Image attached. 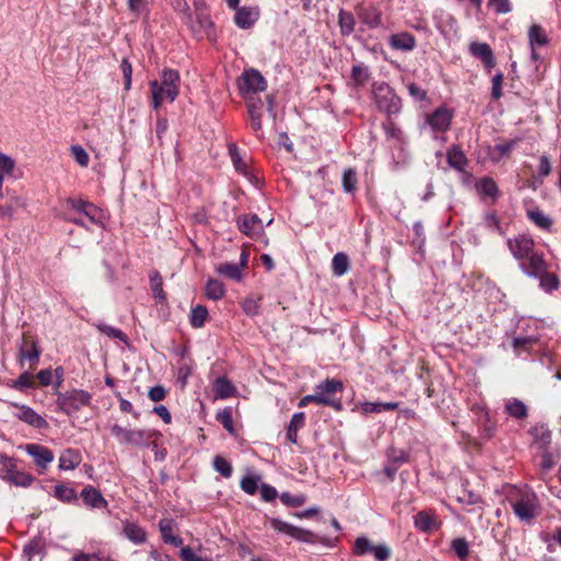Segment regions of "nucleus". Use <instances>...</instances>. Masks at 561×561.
<instances>
[{
	"mask_svg": "<svg viewBox=\"0 0 561 561\" xmlns=\"http://www.w3.org/2000/svg\"><path fill=\"white\" fill-rule=\"evenodd\" d=\"M520 271L528 277L539 279V287L546 293H551L559 288V278L549 271V265L543 256H535L530 263H523Z\"/></svg>",
	"mask_w": 561,
	"mask_h": 561,
	"instance_id": "nucleus-2",
	"label": "nucleus"
},
{
	"mask_svg": "<svg viewBox=\"0 0 561 561\" xmlns=\"http://www.w3.org/2000/svg\"><path fill=\"white\" fill-rule=\"evenodd\" d=\"M23 175L22 170L15 167L14 161L2 153V181L8 179H20Z\"/></svg>",
	"mask_w": 561,
	"mask_h": 561,
	"instance_id": "nucleus-36",
	"label": "nucleus"
},
{
	"mask_svg": "<svg viewBox=\"0 0 561 561\" xmlns=\"http://www.w3.org/2000/svg\"><path fill=\"white\" fill-rule=\"evenodd\" d=\"M358 16L360 21L369 28H375L381 23V13L375 7H364L359 10Z\"/></svg>",
	"mask_w": 561,
	"mask_h": 561,
	"instance_id": "nucleus-27",
	"label": "nucleus"
},
{
	"mask_svg": "<svg viewBox=\"0 0 561 561\" xmlns=\"http://www.w3.org/2000/svg\"><path fill=\"white\" fill-rule=\"evenodd\" d=\"M5 404L11 409V415L22 423L37 430L48 428V422L33 408L13 401H5Z\"/></svg>",
	"mask_w": 561,
	"mask_h": 561,
	"instance_id": "nucleus-8",
	"label": "nucleus"
},
{
	"mask_svg": "<svg viewBox=\"0 0 561 561\" xmlns=\"http://www.w3.org/2000/svg\"><path fill=\"white\" fill-rule=\"evenodd\" d=\"M54 496L61 502L70 503L77 500V492L69 485L57 484L54 490Z\"/></svg>",
	"mask_w": 561,
	"mask_h": 561,
	"instance_id": "nucleus-41",
	"label": "nucleus"
},
{
	"mask_svg": "<svg viewBox=\"0 0 561 561\" xmlns=\"http://www.w3.org/2000/svg\"><path fill=\"white\" fill-rule=\"evenodd\" d=\"M489 5L497 14H505L512 11V5L508 0H489Z\"/></svg>",
	"mask_w": 561,
	"mask_h": 561,
	"instance_id": "nucleus-62",
	"label": "nucleus"
},
{
	"mask_svg": "<svg viewBox=\"0 0 561 561\" xmlns=\"http://www.w3.org/2000/svg\"><path fill=\"white\" fill-rule=\"evenodd\" d=\"M397 402H364L360 404L363 413H380L382 411H392L398 408Z\"/></svg>",
	"mask_w": 561,
	"mask_h": 561,
	"instance_id": "nucleus-34",
	"label": "nucleus"
},
{
	"mask_svg": "<svg viewBox=\"0 0 561 561\" xmlns=\"http://www.w3.org/2000/svg\"><path fill=\"white\" fill-rule=\"evenodd\" d=\"M3 478L14 485L24 488L31 485L32 482L34 481L33 476L22 471H14L10 469H8V472Z\"/></svg>",
	"mask_w": 561,
	"mask_h": 561,
	"instance_id": "nucleus-33",
	"label": "nucleus"
},
{
	"mask_svg": "<svg viewBox=\"0 0 561 561\" xmlns=\"http://www.w3.org/2000/svg\"><path fill=\"white\" fill-rule=\"evenodd\" d=\"M123 535L135 545H141L147 540V533L138 523L125 520L123 523Z\"/></svg>",
	"mask_w": 561,
	"mask_h": 561,
	"instance_id": "nucleus-20",
	"label": "nucleus"
},
{
	"mask_svg": "<svg viewBox=\"0 0 561 561\" xmlns=\"http://www.w3.org/2000/svg\"><path fill=\"white\" fill-rule=\"evenodd\" d=\"M216 272L229 279L240 282L242 279L241 265L237 263H224L216 267Z\"/></svg>",
	"mask_w": 561,
	"mask_h": 561,
	"instance_id": "nucleus-31",
	"label": "nucleus"
},
{
	"mask_svg": "<svg viewBox=\"0 0 561 561\" xmlns=\"http://www.w3.org/2000/svg\"><path fill=\"white\" fill-rule=\"evenodd\" d=\"M84 504L91 508H105L108 503L95 488L88 485L81 491Z\"/></svg>",
	"mask_w": 561,
	"mask_h": 561,
	"instance_id": "nucleus-22",
	"label": "nucleus"
},
{
	"mask_svg": "<svg viewBox=\"0 0 561 561\" xmlns=\"http://www.w3.org/2000/svg\"><path fill=\"white\" fill-rule=\"evenodd\" d=\"M343 383L340 380L327 379L316 387V391L312 394L320 399H316V403L332 407L335 410H341L342 404L339 400H334L331 396L337 391H342Z\"/></svg>",
	"mask_w": 561,
	"mask_h": 561,
	"instance_id": "nucleus-11",
	"label": "nucleus"
},
{
	"mask_svg": "<svg viewBox=\"0 0 561 561\" xmlns=\"http://www.w3.org/2000/svg\"><path fill=\"white\" fill-rule=\"evenodd\" d=\"M214 469L222 477L229 478L232 474V466L221 456H216L213 461Z\"/></svg>",
	"mask_w": 561,
	"mask_h": 561,
	"instance_id": "nucleus-49",
	"label": "nucleus"
},
{
	"mask_svg": "<svg viewBox=\"0 0 561 561\" xmlns=\"http://www.w3.org/2000/svg\"><path fill=\"white\" fill-rule=\"evenodd\" d=\"M216 419L229 433H233L232 412L229 408L219 411Z\"/></svg>",
	"mask_w": 561,
	"mask_h": 561,
	"instance_id": "nucleus-55",
	"label": "nucleus"
},
{
	"mask_svg": "<svg viewBox=\"0 0 561 561\" xmlns=\"http://www.w3.org/2000/svg\"><path fill=\"white\" fill-rule=\"evenodd\" d=\"M214 390L217 398L227 399L234 392L233 385L225 377H219L214 382Z\"/></svg>",
	"mask_w": 561,
	"mask_h": 561,
	"instance_id": "nucleus-35",
	"label": "nucleus"
},
{
	"mask_svg": "<svg viewBox=\"0 0 561 561\" xmlns=\"http://www.w3.org/2000/svg\"><path fill=\"white\" fill-rule=\"evenodd\" d=\"M180 557L182 561H209L207 558L196 554L190 547L182 548Z\"/></svg>",
	"mask_w": 561,
	"mask_h": 561,
	"instance_id": "nucleus-64",
	"label": "nucleus"
},
{
	"mask_svg": "<svg viewBox=\"0 0 561 561\" xmlns=\"http://www.w3.org/2000/svg\"><path fill=\"white\" fill-rule=\"evenodd\" d=\"M528 39L531 48V58L537 60L539 58L536 53V48L546 46L549 42L546 31L538 24H534L529 27Z\"/></svg>",
	"mask_w": 561,
	"mask_h": 561,
	"instance_id": "nucleus-19",
	"label": "nucleus"
},
{
	"mask_svg": "<svg viewBox=\"0 0 561 561\" xmlns=\"http://www.w3.org/2000/svg\"><path fill=\"white\" fill-rule=\"evenodd\" d=\"M205 293L208 299L219 300L226 294L224 284L217 279H209L206 284Z\"/></svg>",
	"mask_w": 561,
	"mask_h": 561,
	"instance_id": "nucleus-39",
	"label": "nucleus"
},
{
	"mask_svg": "<svg viewBox=\"0 0 561 561\" xmlns=\"http://www.w3.org/2000/svg\"><path fill=\"white\" fill-rule=\"evenodd\" d=\"M454 112L447 107H438L433 113L426 115V123L433 131L444 133L449 129Z\"/></svg>",
	"mask_w": 561,
	"mask_h": 561,
	"instance_id": "nucleus-13",
	"label": "nucleus"
},
{
	"mask_svg": "<svg viewBox=\"0 0 561 561\" xmlns=\"http://www.w3.org/2000/svg\"><path fill=\"white\" fill-rule=\"evenodd\" d=\"M478 190L480 193L486 196H495L497 192V185L492 179L484 178L479 182Z\"/></svg>",
	"mask_w": 561,
	"mask_h": 561,
	"instance_id": "nucleus-57",
	"label": "nucleus"
},
{
	"mask_svg": "<svg viewBox=\"0 0 561 561\" xmlns=\"http://www.w3.org/2000/svg\"><path fill=\"white\" fill-rule=\"evenodd\" d=\"M160 531L164 542L173 545L174 547H180L183 543L182 538L173 535V520L172 519H162L159 524Z\"/></svg>",
	"mask_w": 561,
	"mask_h": 561,
	"instance_id": "nucleus-28",
	"label": "nucleus"
},
{
	"mask_svg": "<svg viewBox=\"0 0 561 561\" xmlns=\"http://www.w3.org/2000/svg\"><path fill=\"white\" fill-rule=\"evenodd\" d=\"M128 9L136 15L145 13L148 9V0H127Z\"/></svg>",
	"mask_w": 561,
	"mask_h": 561,
	"instance_id": "nucleus-61",
	"label": "nucleus"
},
{
	"mask_svg": "<svg viewBox=\"0 0 561 561\" xmlns=\"http://www.w3.org/2000/svg\"><path fill=\"white\" fill-rule=\"evenodd\" d=\"M504 76L499 72L492 78V96L497 100L502 96V84H503Z\"/></svg>",
	"mask_w": 561,
	"mask_h": 561,
	"instance_id": "nucleus-63",
	"label": "nucleus"
},
{
	"mask_svg": "<svg viewBox=\"0 0 561 561\" xmlns=\"http://www.w3.org/2000/svg\"><path fill=\"white\" fill-rule=\"evenodd\" d=\"M81 215L84 216L88 224L92 225H102L104 218L103 211L92 203L84 208Z\"/></svg>",
	"mask_w": 561,
	"mask_h": 561,
	"instance_id": "nucleus-44",
	"label": "nucleus"
},
{
	"mask_svg": "<svg viewBox=\"0 0 561 561\" xmlns=\"http://www.w3.org/2000/svg\"><path fill=\"white\" fill-rule=\"evenodd\" d=\"M111 433L116 437L119 444L133 446H146L153 434L147 430H129L121 425L111 426Z\"/></svg>",
	"mask_w": 561,
	"mask_h": 561,
	"instance_id": "nucleus-9",
	"label": "nucleus"
},
{
	"mask_svg": "<svg viewBox=\"0 0 561 561\" xmlns=\"http://www.w3.org/2000/svg\"><path fill=\"white\" fill-rule=\"evenodd\" d=\"M356 556L373 554L376 561H387L391 556V550L386 543L374 545L367 537H358L353 547Z\"/></svg>",
	"mask_w": 561,
	"mask_h": 561,
	"instance_id": "nucleus-10",
	"label": "nucleus"
},
{
	"mask_svg": "<svg viewBox=\"0 0 561 561\" xmlns=\"http://www.w3.org/2000/svg\"><path fill=\"white\" fill-rule=\"evenodd\" d=\"M414 526L423 533H430L438 527V522L434 515L423 511L414 516Z\"/></svg>",
	"mask_w": 561,
	"mask_h": 561,
	"instance_id": "nucleus-25",
	"label": "nucleus"
},
{
	"mask_svg": "<svg viewBox=\"0 0 561 561\" xmlns=\"http://www.w3.org/2000/svg\"><path fill=\"white\" fill-rule=\"evenodd\" d=\"M457 501L465 505H477L481 503V497L474 492L463 489L457 495Z\"/></svg>",
	"mask_w": 561,
	"mask_h": 561,
	"instance_id": "nucleus-56",
	"label": "nucleus"
},
{
	"mask_svg": "<svg viewBox=\"0 0 561 561\" xmlns=\"http://www.w3.org/2000/svg\"><path fill=\"white\" fill-rule=\"evenodd\" d=\"M150 286L154 298L160 301H164L165 294L162 288V277L158 272H152L150 274Z\"/></svg>",
	"mask_w": 561,
	"mask_h": 561,
	"instance_id": "nucleus-46",
	"label": "nucleus"
},
{
	"mask_svg": "<svg viewBox=\"0 0 561 561\" xmlns=\"http://www.w3.org/2000/svg\"><path fill=\"white\" fill-rule=\"evenodd\" d=\"M270 523L274 530L289 536L298 541L314 543L319 539V537L312 531L297 527L282 519L272 518Z\"/></svg>",
	"mask_w": 561,
	"mask_h": 561,
	"instance_id": "nucleus-12",
	"label": "nucleus"
},
{
	"mask_svg": "<svg viewBox=\"0 0 561 561\" xmlns=\"http://www.w3.org/2000/svg\"><path fill=\"white\" fill-rule=\"evenodd\" d=\"M237 225L239 230L249 237L261 236L264 230L262 220L254 214L238 217Z\"/></svg>",
	"mask_w": 561,
	"mask_h": 561,
	"instance_id": "nucleus-16",
	"label": "nucleus"
},
{
	"mask_svg": "<svg viewBox=\"0 0 561 561\" xmlns=\"http://www.w3.org/2000/svg\"><path fill=\"white\" fill-rule=\"evenodd\" d=\"M98 329L100 332H102L103 334H105L110 337L117 339L123 342L127 341L126 334L117 328L101 323V324H98Z\"/></svg>",
	"mask_w": 561,
	"mask_h": 561,
	"instance_id": "nucleus-54",
	"label": "nucleus"
},
{
	"mask_svg": "<svg viewBox=\"0 0 561 561\" xmlns=\"http://www.w3.org/2000/svg\"><path fill=\"white\" fill-rule=\"evenodd\" d=\"M389 44L396 50L411 51L416 46V39L409 32H400L390 36Z\"/></svg>",
	"mask_w": 561,
	"mask_h": 561,
	"instance_id": "nucleus-21",
	"label": "nucleus"
},
{
	"mask_svg": "<svg viewBox=\"0 0 561 561\" xmlns=\"http://www.w3.org/2000/svg\"><path fill=\"white\" fill-rule=\"evenodd\" d=\"M237 87L244 101L255 100L254 95L266 89L267 83L262 73L254 69H244L237 80Z\"/></svg>",
	"mask_w": 561,
	"mask_h": 561,
	"instance_id": "nucleus-3",
	"label": "nucleus"
},
{
	"mask_svg": "<svg viewBox=\"0 0 561 561\" xmlns=\"http://www.w3.org/2000/svg\"><path fill=\"white\" fill-rule=\"evenodd\" d=\"M260 16V11L254 7H240L236 9L233 21L240 28L248 30L252 27Z\"/></svg>",
	"mask_w": 561,
	"mask_h": 561,
	"instance_id": "nucleus-18",
	"label": "nucleus"
},
{
	"mask_svg": "<svg viewBox=\"0 0 561 561\" xmlns=\"http://www.w3.org/2000/svg\"><path fill=\"white\" fill-rule=\"evenodd\" d=\"M305 425V413L297 412L291 416V420L286 428V439L291 444L298 442V431Z\"/></svg>",
	"mask_w": 561,
	"mask_h": 561,
	"instance_id": "nucleus-26",
	"label": "nucleus"
},
{
	"mask_svg": "<svg viewBox=\"0 0 561 561\" xmlns=\"http://www.w3.org/2000/svg\"><path fill=\"white\" fill-rule=\"evenodd\" d=\"M181 78L178 70L164 68L161 80L149 82L151 93V106L158 111L163 102L173 103L180 94Z\"/></svg>",
	"mask_w": 561,
	"mask_h": 561,
	"instance_id": "nucleus-1",
	"label": "nucleus"
},
{
	"mask_svg": "<svg viewBox=\"0 0 561 561\" xmlns=\"http://www.w3.org/2000/svg\"><path fill=\"white\" fill-rule=\"evenodd\" d=\"M59 411L72 415L85 405L90 404L91 394L81 389H72L66 392H56Z\"/></svg>",
	"mask_w": 561,
	"mask_h": 561,
	"instance_id": "nucleus-5",
	"label": "nucleus"
},
{
	"mask_svg": "<svg viewBox=\"0 0 561 561\" xmlns=\"http://www.w3.org/2000/svg\"><path fill=\"white\" fill-rule=\"evenodd\" d=\"M70 150H71L73 159L80 167H83V168L88 167L90 157H89V153L87 152V150L82 146L73 145V146H71Z\"/></svg>",
	"mask_w": 561,
	"mask_h": 561,
	"instance_id": "nucleus-51",
	"label": "nucleus"
},
{
	"mask_svg": "<svg viewBox=\"0 0 561 561\" xmlns=\"http://www.w3.org/2000/svg\"><path fill=\"white\" fill-rule=\"evenodd\" d=\"M539 346V340L534 336H516L513 340V347L516 356L520 357L524 353H530Z\"/></svg>",
	"mask_w": 561,
	"mask_h": 561,
	"instance_id": "nucleus-24",
	"label": "nucleus"
},
{
	"mask_svg": "<svg viewBox=\"0 0 561 561\" xmlns=\"http://www.w3.org/2000/svg\"><path fill=\"white\" fill-rule=\"evenodd\" d=\"M339 24L343 35H350L354 31L355 20L352 13L341 10L339 13Z\"/></svg>",
	"mask_w": 561,
	"mask_h": 561,
	"instance_id": "nucleus-45",
	"label": "nucleus"
},
{
	"mask_svg": "<svg viewBox=\"0 0 561 561\" xmlns=\"http://www.w3.org/2000/svg\"><path fill=\"white\" fill-rule=\"evenodd\" d=\"M451 548L457 557L465 561L469 554V545L465 538H456L451 541Z\"/></svg>",
	"mask_w": 561,
	"mask_h": 561,
	"instance_id": "nucleus-50",
	"label": "nucleus"
},
{
	"mask_svg": "<svg viewBox=\"0 0 561 561\" xmlns=\"http://www.w3.org/2000/svg\"><path fill=\"white\" fill-rule=\"evenodd\" d=\"M516 146V140H510L501 144H496L491 151L492 158L494 160H500L505 157L514 147Z\"/></svg>",
	"mask_w": 561,
	"mask_h": 561,
	"instance_id": "nucleus-47",
	"label": "nucleus"
},
{
	"mask_svg": "<svg viewBox=\"0 0 561 561\" xmlns=\"http://www.w3.org/2000/svg\"><path fill=\"white\" fill-rule=\"evenodd\" d=\"M470 54L482 61L488 71L495 66L493 51L489 44L480 42H471L469 45Z\"/></svg>",
	"mask_w": 561,
	"mask_h": 561,
	"instance_id": "nucleus-17",
	"label": "nucleus"
},
{
	"mask_svg": "<svg viewBox=\"0 0 561 561\" xmlns=\"http://www.w3.org/2000/svg\"><path fill=\"white\" fill-rule=\"evenodd\" d=\"M343 188L347 193H352L356 188L357 179L356 172L353 169H346L342 178Z\"/></svg>",
	"mask_w": 561,
	"mask_h": 561,
	"instance_id": "nucleus-52",
	"label": "nucleus"
},
{
	"mask_svg": "<svg viewBox=\"0 0 561 561\" xmlns=\"http://www.w3.org/2000/svg\"><path fill=\"white\" fill-rule=\"evenodd\" d=\"M229 153L236 170L240 173L247 174V163L243 161L241 154L238 151V148L234 145L229 146Z\"/></svg>",
	"mask_w": 561,
	"mask_h": 561,
	"instance_id": "nucleus-53",
	"label": "nucleus"
},
{
	"mask_svg": "<svg viewBox=\"0 0 561 561\" xmlns=\"http://www.w3.org/2000/svg\"><path fill=\"white\" fill-rule=\"evenodd\" d=\"M351 78L355 85H364L369 79L368 67L359 64L352 67Z\"/></svg>",
	"mask_w": 561,
	"mask_h": 561,
	"instance_id": "nucleus-42",
	"label": "nucleus"
},
{
	"mask_svg": "<svg viewBox=\"0 0 561 561\" xmlns=\"http://www.w3.org/2000/svg\"><path fill=\"white\" fill-rule=\"evenodd\" d=\"M507 247L515 260L519 262L518 266L523 263H530L535 256H543L535 251V242L530 236L518 234L507 240Z\"/></svg>",
	"mask_w": 561,
	"mask_h": 561,
	"instance_id": "nucleus-6",
	"label": "nucleus"
},
{
	"mask_svg": "<svg viewBox=\"0 0 561 561\" xmlns=\"http://www.w3.org/2000/svg\"><path fill=\"white\" fill-rule=\"evenodd\" d=\"M528 217L542 229H549L552 225L551 219L539 209L528 211Z\"/></svg>",
	"mask_w": 561,
	"mask_h": 561,
	"instance_id": "nucleus-48",
	"label": "nucleus"
},
{
	"mask_svg": "<svg viewBox=\"0 0 561 561\" xmlns=\"http://www.w3.org/2000/svg\"><path fill=\"white\" fill-rule=\"evenodd\" d=\"M373 94L378 107L388 115L400 112L401 100L389 84L385 82L374 83Z\"/></svg>",
	"mask_w": 561,
	"mask_h": 561,
	"instance_id": "nucleus-7",
	"label": "nucleus"
},
{
	"mask_svg": "<svg viewBox=\"0 0 561 561\" xmlns=\"http://www.w3.org/2000/svg\"><path fill=\"white\" fill-rule=\"evenodd\" d=\"M24 450L33 458L35 465L42 470L47 469L54 460L53 451L43 445L26 444L24 446Z\"/></svg>",
	"mask_w": 561,
	"mask_h": 561,
	"instance_id": "nucleus-14",
	"label": "nucleus"
},
{
	"mask_svg": "<svg viewBox=\"0 0 561 561\" xmlns=\"http://www.w3.org/2000/svg\"><path fill=\"white\" fill-rule=\"evenodd\" d=\"M20 354L22 359L37 363L39 357V350L34 341L24 337L20 347Z\"/></svg>",
	"mask_w": 561,
	"mask_h": 561,
	"instance_id": "nucleus-32",
	"label": "nucleus"
},
{
	"mask_svg": "<svg viewBox=\"0 0 561 561\" xmlns=\"http://www.w3.org/2000/svg\"><path fill=\"white\" fill-rule=\"evenodd\" d=\"M382 127L388 138L402 139V130L392 121L388 119Z\"/></svg>",
	"mask_w": 561,
	"mask_h": 561,
	"instance_id": "nucleus-59",
	"label": "nucleus"
},
{
	"mask_svg": "<svg viewBox=\"0 0 561 561\" xmlns=\"http://www.w3.org/2000/svg\"><path fill=\"white\" fill-rule=\"evenodd\" d=\"M248 113L251 122V128L257 137H263L262 117L264 114V103L261 99L247 101Z\"/></svg>",
	"mask_w": 561,
	"mask_h": 561,
	"instance_id": "nucleus-15",
	"label": "nucleus"
},
{
	"mask_svg": "<svg viewBox=\"0 0 561 561\" xmlns=\"http://www.w3.org/2000/svg\"><path fill=\"white\" fill-rule=\"evenodd\" d=\"M519 497L510 496L508 502L522 522H531L538 515V500L534 492L523 490Z\"/></svg>",
	"mask_w": 561,
	"mask_h": 561,
	"instance_id": "nucleus-4",
	"label": "nucleus"
},
{
	"mask_svg": "<svg viewBox=\"0 0 561 561\" xmlns=\"http://www.w3.org/2000/svg\"><path fill=\"white\" fill-rule=\"evenodd\" d=\"M5 386L19 391L34 388V378L30 373L21 374L16 379H9L5 381Z\"/></svg>",
	"mask_w": 561,
	"mask_h": 561,
	"instance_id": "nucleus-30",
	"label": "nucleus"
},
{
	"mask_svg": "<svg viewBox=\"0 0 561 561\" xmlns=\"http://www.w3.org/2000/svg\"><path fill=\"white\" fill-rule=\"evenodd\" d=\"M280 501L287 506L297 507L306 502V496L301 494L294 495L288 492H284L280 494Z\"/></svg>",
	"mask_w": 561,
	"mask_h": 561,
	"instance_id": "nucleus-58",
	"label": "nucleus"
},
{
	"mask_svg": "<svg viewBox=\"0 0 561 561\" xmlns=\"http://www.w3.org/2000/svg\"><path fill=\"white\" fill-rule=\"evenodd\" d=\"M81 454L72 448L64 450L59 456V469L60 470H73L81 462Z\"/></svg>",
	"mask_w": 561,
	"mask_h": 561,
	"instance_id": "nucleus-23",
	"label": "nucleus"
},
{
	"mask_svg": "<svg viewBox=\"0 0 561 561\" xmlns=\"http://www.w3.org/2000/svg\"><path fill=\"white\" fill-rule=\"evenodd\" d=\"M350 268V261L345 253L339 252L332 259L333 274L336 276L344 275Z\"/></svg>",
	"mask_w": 561,
	"mask_h": 561,
	"instance_id": "nucleus-40",
	"label": "nucleus"
},
{
	"mask_svg": "<svg viewBox=\"0 0 561 561\" xmlns=\"http://www.w3.org/2000/svg\"><path fill=\"white\" fill-rule=\"evenodd\" d=\"M208 318V310L206 307L197 305L192 308L190 313V323L193 328H202L204 327L206 320Z\"/></svg>",
	"mask_w": 561,
	"mask_h": 561,
	"instance_id": "nucleus-38",
	"label": "nucleus"
},
{
	"mask_svg": "<svg viewBox=\"0 0 561 561\" xmlns=\"http://www.w3.org/2000/svg\"><path fill=\"white\" fill-rule=\"evenodd\" d=\"M447 162L455 170L463 171L467 165V158L459 147L453 146L447 151Z\"/></svg>",
	"mask_w": 561,
	"mask_h": 561,
	"instance_id": "nucleus-29",
	"label": "nucleus"
},
{
	"mask_svg": "<svg viewBox=\"0 0 561 561\" xmlns=\"http://www.w3.org/2000/svg\"><path fill=\"white\" fill-rule=\"evenodd\" d=\"M121 69L124 77V88L125 90H129L131 87V76H133V67L131 64L127 59H123L121 64Z\"/></svg>",
	"mask_w": 561,
	"mask_h": 561,
	"instance_id": "nucleus-60",
	"label": "nucleus"
},
{
	"mask_svg": "<svg viewBox=\"0 0 561 561\" xmlns=\"http://www.w3.org/2000/svg\"><path fill=\"white\" fill-rule=\"evenodd\" d=\"M261 477L259 474H247L241 479V489L250 495H254L259 489Z\"/></svg>",
	"mask_w": 561,
	"mask_h": 561,
	"instance_id": "nucleus-43",
	"label": "nucleus"
},
{
	"mask_svg": "<svg viewBox=\"0 0 561 561\" xmlns=\"http://www.w3.org/2000/svg\"><path fill=\"white\" fill-rule=\"evenodd\" d=\"M506 412L515 419H524L527 416V407L518 399H510L505 403Z\"/></svg>",
	"mask_w": 561,
	"mask_h": 561,
	"instance_id": "nucleus-37",
	"label": "nucleus"
}]
</instances>
